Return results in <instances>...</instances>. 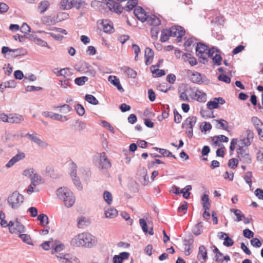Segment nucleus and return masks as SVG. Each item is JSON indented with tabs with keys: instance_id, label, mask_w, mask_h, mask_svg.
I'll return each instance as SVG.
<instances>
[{
	"instance_id": "41",
	"label": "nucleus",
	"mask_w": 263,
	"mask_h": 263,
	"mask_svg": "<svg viewBox=\"0 0 263 263\" xmlns=\"http://www.w3.org/2000/svg\"><path fill=\"white\" fill-rule=\"evenodd\" d=\"M105 215L106 218H113L118 215V211L115 208H110L105 211Z\"/></svg>"
},
{
	"instance_id": "54",
	"label": "nucleus",
	"mask_w": 263,
	"mask_h": 263,
	"mask_svg": "<svg viewBox=\"0 0 263 263\" xmlns=\"http://www.w3.org/2000/svg\"><path fill=\"white\" fill-rule=\"evenodd\" d=\"M103 198L105 201L108 204H110L112 201V195L108 191H105L103 193Z\"/></svg>"
},
{
	"instance_id": "12",
	"label": "nucleus",
	"mask_w": 263,
	"mask_h": 263,
	"mask_svg": "<svg viewBox=\"0 0 263 263\" xmlns=\"http://www.w3.org/2000/svg\"><path fill=\"white\" fill-rule=\"evenodd\" d=\"M106 5L109 10L112 12L121 13L123 11V7L113 0H108Z\"/></svg>"
},
{
	"instance_id": "18",
	"label": "nucleus",
	"mask_w": 263,
	"mask_h": 263,
	"mask_svg": "<svg viewBox=\"0 0 263 263\" xmlns=\"http://www.w3.org/2000/svg\"><path fill=\"white\" fill-rule=\"evenodd\" d=\"M23 50L22 49H10L9 47L6 46L3 47L2 49V53L3 54H6L8 52H13L14 54H11V56H13L14 57H17L21 55H24L25 53L23 52Z\"/></svg>"
},
{
	"instance_id": "10",
	"label": "nucleus",
	"mask_w": 263,
	"mask_h": 263,
	"mask_svg": "<svg viewBox=\"0 0 263 263\" xmlns=\"http://www.w3.org/2000/svg\"><path fill=\"white\" fill-rule=\"evenodd\" d=\"M225 102L224 99L221 97L215 98L213 100L209 101L206 104V106L208 109L212 110L219 108V104L222 105L224 104Z\"/></svg>"
},
{
	"instance_id": "2",
	"label": "nucleus",
	"mask_w": 263,
	"mask_h": 263,
	"mask_svg": "<svg viewBox=\"0 0 263 263\" xmlns=\"http://www.w3.org/2000/svg\"><path fill=\"white\" fill-rule=\"evenodd\" d=\"M24 196L17 191H14L8 197L9 205L13 209H17L24 202Z\"/></svg>"
},
{
	"instance_id": "55",
	"label": "nucleus",
	"mask_w": 263,
	"mask_h": 263,
	"mask_svg": "<svg viewBox=\"0 0 263 263\" xmlns=\"http://www.w3.org/2000/svg\"><path fill=\"white\" fill-rule=\"evenodd\" d=\"M154 149L159 152L164 157H170L172 156V153L166 149L154 147Z\"/></svg>"
},
{
	"instance_id": "7",
	"label": "nucleus",
	"mask_w": 263,
	"mask_h": 263,
	"mask_svg": "<svg viewBox=\"0 0 263 263\" xmlns=\"http://www.w3.org/2000/svg\"><path fill=\"white\" fill-rule=\"evenodd\" d=\"M171 36L177 37L178 42L181 40L182 36L185 34V30L180 26H175L169 29Z\"/></svg>"
},
{
	"instance_id": "26",
	"label": "nucleus",
	"mask_w": 263,
	"mask_h": 263,
	"mask_svg": "<svg viewBox=\"0 0 263 263\" xmlns=\"http://www.w3.org/2000/svg\"><path fill=\"white\" fill-rule=\"evenodd\" d=\"M139 224L144 233H148L151 235H154L153 228L151 227L148 229L147 222L144 219L142 218L140 219Z\"/></svg>"
},
{
	"instance_id": "15",
	"label": "nucleus",
	"mask_w": 263,
	"mask_h": 263,
	"mask_svg": "<svg viewBox=\"0 0 263 263\" xmlns=\"http://www.w3.org/2000/svg\"><path fill=\"white\" fill-rule=\"evenodd\" d=\"M134 13L136 17L142 22L146 21L148 15H147L144 10L141 7L138 6L135 8Z\"/></svg>"
},
{
	"instance_id": "3",
	"label": "nucleus",
	"mask_w": 263,
	"mask_h": 263,
	"mask_svg": "<svg viewBox=\"0 0 263 263\" xmlns=\"http://www.w3.org/2000/svg\"><path fill=\"white\" fill-rule=\"evenodd\" d=\"M237 157L239 161L245 164H250L252 162L251 156L249 154V149L247 147H243L239 146L237 149Z\"/></svg>"
},
{
	"instance_id": "61",
	"label": "nucleus",
	"mask_w": 263,
	"mask_h": 263,
	"mask_svg": "<svg viewBox=\"0 0 263 263\" xmlns=\"http://www.w3.org/2000/svg\"><path fill=\"white\" fill-rule=\"evenodd\" d=\"M77 166L74 162H72L71 164V170L70 175L71 178L77 177Z\"/></svg>"
},
{
	"instance_id": "33",
	"label": "nucleus",
	"mask_w": 263,
	"mask_h": 263,
	"mask_svg": "<svg viewBox=\"0 0 263 263\" xmlns=\"http://www.w3.org/2000/svg\"><path fill=\"white\" fill-rule=\"evenodd\" d=\"M212 122L217 123V128H221L228 130L229 128V123L226 120L221 119L220 120H214Z\"/></svg>"
},
{
	"instance_id": "28",
	"label": "nucleus",
	"mask_w": 263,
	"mask_h": 263,
	"mask_svg": "<svg viewBox=\"0 0 263 263\" xmlns=\"http://www.w3.org/2000/svg\"><path fill=\"white\" fill-rule=\"evenodd\" d=\"M121 71L128 78H135L137 74L135 70L127 66L122 67Z\"/></svg>"
},
{
	"instance_id": "56",
	"label": "nucleus",
	"mask_w": 263,
	"mask_h": 263,
	"mask_svg": "<svg viewBox=\"0 0 263 263\" xmlns=\"http://www.w3.org/2000/svg\"><path fill=\"white\" fill-rule=\"evenodd\" d=\"M34 42L37 45L42 47H46L48 48H50V47L48 45L47 42L41 39L38 37L34 38Z\"/></svg>"
},
{
	"instance_id": "27",
	"label": "nucleus",
	"mask_w": 263,
	"mask_h": 263,
	"mask_svg": "<svg viewBox=\"0 0 263 263\" xmlns=\"http://www.w3.org/2000/svg\"><path fill=\"white\" fill-rule=\"evenodd\" d=\"M67 196L64 199V204L67 208L71 207L75 202V198L73 193L70 191L67 193Z\"/></svg>"
},
{
	"instance_id": "9",
	"label": "nucleus",
	"mask_w": 263,
	"mask_h": 263,
	"mask_svg": "<svg viewBox=\"0 0 263 263\" xmlns=\"http://www.w3.org/2000/svg\"><path fill=\"white\" fill-rule=\"evenodd\" d=\"M19 137L18 134H8L6 135L5 142L8 147H12L17 144L19 141Z\"/></svg>"
},
{
	"instance_id": "64",
	"label": "nucleus",
	"mask_w": 263,
	"mask_h": 263,
	"mask_svg": "<svg viewBox=\"0 0 263 263\" xmlns=\"http://www.w3.org/2000/svg\"><path fill=\"white\" fill-rule=\"evenodd\" d=\"M72 180L73 181L74 184L77 187V188L79 191H81L83 189V186H82L81 181L80 180L79 178L76 177L72 178Z\"/></svg>"
},
{
	"instance_id": "51",
	"label": "nucleus",
	"mask_w": 263,
	"mask_h": 263,
	"mask_svg": "<svg viewBox=\"0 0 263 263\" xmlns=\"http://www.w3.org/2000/svg\"><path fill=\"white\" fill-rule=\"evenodd\" d=\"M38 220L40 221L41 224L44 226L49 223L48 217L44 214H41L38 216Z\"/></svg>"
},
{
	"instance_id": "43",
	"label": "nucleus",
	"mask_w": 263,
	"mask_h": 263,
	"mask_svg": "<svg viewBox=\"0 0 263 263\" xmlns=\"http://www.w3.org/2000/svg\"><path fill=\"white\" fill-rule=\"evenodd\" d=\"M159 65H153L151 67V70L153 73H156L157 76L160 77L165 75V73L164 70L155 69L156 67H159Z\"/></svg>"
},
{
	"instance_id": "8",
	"label": "nucleus",
	"mask_w": 263,
	"mask_h": 263,
	"mask_svg": "<svg viewBox=\"0 0 263 263\" xmlns=\"http://www.w3.org/2000/svg\"><path fill=\"white\" fill-rule=\"evenodd\" d=\"M111 167V163L107 159L106 154L103 152L100 154L98 168L100 170H106Z\"/></svg>"
},
{
	"instance_id": "60",
	"label": "nucleus",
	"mask_w": 263,
	"mask_h": 263,
	"mask_svg": "<svg viewBox=\"0 0 263 263\" xmlns=\"http://www.w3.org/2000/svg\"><path fill=\"white\" fill-rule=\"evenodd\" d=\"M75 109L77 114L80 116L84 115L85 112L84 107L80 104H77L75 107Z\"/></svg>"
},
{
	"instance_id": "24",
	"label": "nucleus",
	"mask_w": 263,
	"mask_h": 263,
	"mask_svg": "<svg viewBox=\"0 0 263 263\" xmlns=\"http://www.w3.org/2000/svg\"><path fill=\"white\" fill-rule=\"evenodd\" d=\"M108 80L112 85L116 86L118 90L121 92L124 91V89L120 84L119 79H118L116 76H109L108 78Z\"/></svg>"
},
{
	"instance_id": "62",
	"label": "nucleus",
	"mask_w": 263,
	"mask_h": 263,
	"mask_svg": "<svg viewBox=\"0 0 263 263\" xmlns=\"http://www.w3.org/2000/svg\"><path fill=\"white\" fill-rule=\"evenodd\" d=\"M251 122L256 129L263 124L261 121L256 117H253L251 119Z\"/></svg>"
},
{
	"instance_id": "21",
	"label": "nucleus",
	"mask_w": 263,
	"mask_h": 263,
	"mask_svg": "<svg viewBox=\"0 0 263 263\" xmlns=\"http://www.w3.org/2000/svg\"><path fill=\"white\" fill-rule=\"evenodd\" d=\"M51 254H54L65 249L64 245L60 240H55L52 245Z\"/></svg>"
},
{
	"instance_id": "35",
	"label": "nucleus",
	"mask_w": 263,
	"mask_h": 263,
	"mask_svg": "<svg viewBox=\"0 0 263 263\" xmlns=\"http://www.w3.org/2000/svg\"><path fill=\"white\" fill-rule=\"evenodd\" d=\"M195 95L194 99L197 100L199 102L205 101L206 97L205 93L197 89L196 92H195Z\"/></svg>"
},
{
	"instance_id": "25",
	"label": "nucleus",
	"mask_w": 263,
	"mask_h": 263,
	"mask_svg": "<svg viewBox=\"0 0 263 263\" xmlns=\"http://www.w3.org/2000/svg\"><path fill=\"white\" fill-rule=\"evenodd\" d=\"M58 16L57 17H51L50 16H43L41 18V21L45 25L48 26L52 25L59 22V20H58Z\"/></svg>"
},
{
	"instance_id": "59",
	"label": "nucleus",
	"mask_w": 263,
	"mask_h": 263,
	"mask_svg": "<svg viewBox=\"0 0 263 263\" xmlns=\"http://www.w3.org/2000/svg\"><path fill=\"white\" fill-rule=\"evenodd\" d=\"M238 164V160L236 158L230 159L228 163V165L231 168H236Z\"/></svg>"
},
{
	"instance_id": "42",
	"label": "nucleus",
	"mask_w": 263,
	"mask_h": 263,
	"mask_svg": "<svg viewBox=\"0 0 263 263\" xmlns=\"http://www.w3.org/2000/svg\"><path fill=\"white\" fill-rule=\"evenodd\" d=\"M163 111L161 115V119L160 117H158V119L159 121H162L163 119L168 118L169 116V110L170 107L168 105H164L163 106Z\"/></svg>"
},
{
	"instance_id": "29",
	"label": "nucleus",
	"mask_w": 263,
	"mask_h": 263,
	"mask_svg": "<svg viewBox=\"0 0 263 263\" xmlns=\"http://www.w3.org/2000/svg\"><path fill=\"white\" fill-rule=\"evenodd\" d=\"M147 23L153 27H158L161 24V21L156 15L148 16L146 20Z\"/></svg>"
},
{
	"instance_id": "32",
	"label": "nucleus",
	"mask_w": 263,
	"mask_h": 263,
	"mask_svg": "<svg viewBox=\"0 0 263 263\" xmlns=\"http://www.w3.org/2000/svg\"><path fill=\"white\" fill-rule=\"evenodd\" d=\"M212 140L213 141V144L215 146H219L220 142H227L229 141V138L227 137L221 135L213 137Z\"/></svg>"
},
{
	"instance_id": "5",
	"label": "nucleus",
	"mask_w": 263,
	"mask_h": 263,
	"mask_svg": "<svg viewBox=\"0 0 263 263\" xmlns=\"http://www.w3.org/2000/svg\"><path fill=\"white\" fill-rule=\"evenodd\" d=\"M9 231L11 233H22L25 232V227L17 220L10 221L8 223Z\"/></svg>"
},
{
	"instance_id": "16",
	"label": "nucleus",
	"mask_w": 263,
	"mask_h": 263,
	"mask_svg": "<svg viewBox=\"0 0 263 263\" xmlns=\"http://www.w3.org/2000/svg\"><path fill=\"white\" fill-rule=\"evenodd\" d=\"M54 72L56 74L57 77L61 76L63 77V79L67 80H71V77L73 74L71 69L69 68L61 69L57 72L54 71Z\"/></svg>"
},
{
	"instance_id": "37",
	"label": "nucleus",
	"mask_w": 263,
	"mask_h": 263,
	"mask_svg": "<svg viewBox=\"0 0 263 263\" xmlns=\"http://www.w3.org/2000/svg\"><path fill=\"white\" fill-rule=\"evenodd\" d=\"M144 57L145 58V64L146 65L149 64L150 60L154 57V52L151 48L149 47L145 48Z\"/></svg>"
},
{
	"instance_id": "57",
	"label": "nucleus",
	"mask_w": 263,
	"mask_h": 263,
	"mask_svg": "<svg viewBox=\"0 0 263 263\" xmlns=\"http://www.w3.org/2000/svg\"><path fill=\"white\" fill-rule=\"evenodd\" d=\"M212 59L215 65L219 66L221 64L222 58L219 54L216 53Z\"/></svg>"
},
{
	"instance_id": "46",
	"label": "nucleus",
	"mask_w": 263,
	"mask_h": 263,
	"mask_svg": "<svg viewBox=\"0 0 263 263\" xmlns=\"http://www.w3.org/2000/svg\"><path fill=\"white\" fill-rule=\"evenodd\" d=\"M55 108H59V111L63 114H67L72 110V108L67 104H64L61 106H58L54 107Z\"/></svg>"
},
{
	"instance_id": "36",
	"label": "nucleus",
	"mask_w": 263,
	"mask_h": 263,
	"mask_svg": "<svg viewBox=\"0 0 263 263\" xmlns=\"http://www.w3.org/2000/svg\"><path fill=\"white\" fill-rule=\"evenodd\" d=\"M49 3L47 1H41L37 7L41 14H43L49 8Z\"/></svg>"
},
{
	"instance_id": "52",
	"label": "nucleus",
	"mask_w": 263,
	"mask_h": 263,
	"mask_svg": "<svg viewBox=\"0 0 263 263\" xmlns=\"http://www.w3.org/2000/svg\"><path fill=\"white\" fill-rule=\"evenodd\" d=\"M19 237L22 239L23 241L30 245H33L32 243L31 238L30 236L26 234H20Z\"/></svg>"
},
{
	"instance_id": "17",
	"label": "nucleus",
	"mask_w": 263,
	"mask_h": 263,
	"mask_svg": "<svg viewBox=\"0 0 263 263\" xmlns=\"http://www.w3.org/2000/svg\"><path fill=\"white\" fill-rule=\"evenodd\" d=\"M194 239L192 235H190L187 238L184 240V252L186 255L191 253V250L193 247Z\"/></svg>"
},
{
	"instance_id": "31",
	"label": "nucleus",
	"mask_w": 263,
	"mask_h": 263,
	"mask_svg": "<svg viewBox=\"0 0 263 263\" xmlns=\"http://www.w3.org/2000/svg\"><path fill=\"white\" fill-rule=\"evenodd\" d=\"M70 191L66 187H62L59 188L56 192L57 195L60 199L63 200L65 199L67 196V193H69Z\"/></svg>"
},
{
	"instance_id": "4",
	"label": "nucleus",
	"mask_w": 263,
	"mask_h": 263,
	"mask_svg": "<svg viewBox=\"0 0 263 263\" xmlns=\"http://www.w3.org/2000/svg\"><path fill=\"white\" fill-rule=\"evenodd\" d=\"M25 137L28 138L30 141L36 144L40 147L44 149L48 147L49 144L45 141L41 139L39 135L35 132L30 134L29 133L25 135Z\"/></svg>"
},
{
	"instance_id": "39",
	"label": "nucleus",
	"mask_w": 263,
	"mask_h": 263,
	"mask_svg": "<svg viewBox=\"0 0 263 263\" xmlns=\"http://www.w3.org/2000/svg\"><path fill=\"white\" fill-rule=\"evenodd\" d=\"M170 36H171L169 29H164L161 31L160 41L162 42H165L169 39Z\"/></svg>"
},
{
	"instance_id": "49",
	"label": "nucleus",
	"mask_w": 263,
	"mask_h": 263,
	"mask_svg": "<svg viewBox=\"0 0 263 263\" xmlns=\"http://www.w3.org/2000/svg\"><path fill=\"white\" fill-rule=\"evenodd\" d=\"M85 100L92 105H97L99 103L98 100L92 95H86Z\"/></svg>"
},
{
	"instance_id": "6",
	"label": "nucleus",
	"mask_w": 263,
	"mask_h": 263,
	"mask_svg": "<svg viewBox=\"0 0 263 263\" xmlns=\"http://www.w3.org/2000/svg\"><path fill=\"white\" fill-rule=\"evenodd\" d=\"M59 261L61 263H79V259L70 254H59L57 255Z\"/></svg>"
},
{
	"instance_id": "50",
	"label": "nucleus",
	"mask_w": 263,
	"mask_h": 263,
	"mask_svg": "<svg viewBox=\"0 0 263 263\" xmlns=\"http://www.w3.org/2000/svg\"><path fill=\"white\" fill-rule=\"evenodd\" d=\"M137 4V0H129L124 9L126 11H130L135 8Z\"/></svg>"
},
{
	"instance_id": "30",
	"label": "nucleus",
	"mask_w": 263,
	"mask_h": 263,
	"mask_svg": "<svg viewBox=\"0 0 263 263\" xmlns=\"http://www.w3.org/2000/svg\"><path fill=\"white\" fill-rule=\"evenodd\" d=\"M197 122V118L191 116L187 118L182 124V127H194Z\"/></svg>"
},
{
	"instance_id": "11",
	"label": "nucleus",
	"mask_w": 263,
	"mask_h": 263,
	"mask_svg": "<svg viewBox=\"0 0 263 263\" xmlns=\"http://www.w3.org/2000/svg\"><path fill=\"white\" fill-rule=\"evenodd\" d=\"M26 155L23 152L18 150L17 154L13 157L6 164V166L8 168L11 167L16 162L23 160L25 158Z\"/></svg>"
},
{
	"instance_id": "53",
	"label": "nucleus",
	"mask_w": 263,
	"mask_h": 263,
	"mask_svg": "<svg viewBox=\"0 0 263 263\" xmlns=\"http://www.w3.org/2000/svg\"><path fill=\"white\" fill-rule=\"evenodd\" d=\"M71 80H67L65 79H61L59 80V85L62 88L66 89L71 86L69 81Z\"/></svg>"
},
{
	"instance_id": "38",
	"label": "nucleus",
	"mask_w": 263,
	"mask_h": 263,
	"mask_svg": "<svg viewBox=\"0 0 263 263\" xmlns=\"http://www.w3.org/2000/svg\"><path fill=\"white\" fill-rule=\"evenodd\" d=\"M31 183L33 186H36L42 183V177L36 173H34L30 178Z\"/></svg>"
},
{
	"instance_id": "13",
	"label": "nucleus",
	"mask_w": 263,
	"mask_h": 263,
	"mask_svg": "<svg viewBox=\"0 0 263 263\" xmlns=\"http://www.w3.org/2000/svg\"><path fill=\"white\" fill-rule=\"evenodd\" d=\"M190 80L193 83L197 84H201L208 81L204 75L197 71L192 73L190 76Z\"/></svg>"
},
{
	"instance_id": "23",
	"label": "nucleus",
	"mask_w": 263,
	"mask_h": 263,
	"mask_svg": "<svg viewBox=\"0 0 263 263\" xmlns=\"http://www.w3.org/2000/svg\"><path fill=\"white\" fill-rule=\"evenodd\" d=\"M209 50V47L205 44L199 43L197 44L196 51L198 56L199 55L206 54Z\"/></svg>"
},
{
	"instance_id": "19",
	"label": "nucleus",
	"mask_w": 263,
	"mask_h": 263,
	"mask_svg": "<svg viewBox=\"0 0 263 263\" xmlns=\"http://www.w3.org/2000/svg\"><path fill=\"white\" fill-rule=\"evenodd\" d=\"M24 120L23 116L17 114H10L8 115V122L12 124H19Z\"/></svg>"
},
{
	"instance_id": "44",
	"label": "nucleus",
	"mask_w": 263,
	"mask_h": 263,
	"mask_svg": "<svg viewBox=\"0 0 263 263\" xmlns=\"http://www.w3.org/2000/svg\"><path fill=\"white\" fill-rule=\"evenodd\" d=\"M202 222H199L196 224L192 230L193 233L196 235L198 236L201 233V230L202 228Z\"/></svg>"
},
{
	"instance_id": "47",
	"label": "nucleus",
	"mask_w": 263,
	"mask_h": 263,
	"mask_svg": "<svg viewBox=\"0 0 263 263\" xmlns=\"http://www.w3.org/2000/svg\"><path fill=\"white\" fill-rule=\"evenodd\" d=\"M88 80V78L86 76H82L80 77L76 78L74 79V83L78 86H82L84 85V84L87 82Z\"/></svg>"
},
{
	"instance_id": "20",
	"label": "nucleus",
	"mask_w": 263,
	"mask_h": 263,
	"mask_svg": "<svg viewBox=\"0 0 263 263\" xmlns=\"http://www.w3.org/2000/svg\"><path fill=\"white\" fill-rule=\"evenodd\" d=\"M207 250L205 247L202 245L199 247V251L197 255L198 260L200 261L201 263L204 262L207 259Z\"/></svg>"
},
{
	"instance_id": "40",
	"label": "nucleus",
	"mask_w": 263,
	"mask_h": 263,
	"mask_svg": "<svg viewBox=\"0 0 263 263\" xmlns=\"http://www.w3.org/2000/svg\"><path fill=\"white\" fill-rule=\"evenodd\" d=\"M213 253L215 254V261L219 263H221L223 262V259L219 257V255L223 256V254L219 250V249L215 246H213Z\"/></svg>"
},
{
	"instance_id": "45",
	"label": "nucleus",
	"mask_w": 263,
	"mask_h": 263,
	"mask_svg": "<svg viewBox=\"0 0 263 263\" xmlns=\"http://www.w3.org/2000/svg\"><path fill=\"white\" fill-rule=\"evenodd\" d=\"M200 114L202 117L204 118H214L213 115V111L210 109H201Z\"/></svg>"
},
{
	"instance_id": "34",
	"label": "nucleus",
	"mask_w": 263,
	"mask_h": 263,
	"mask_svg": "<svg viewBox=\"0 0 263 263\" xmlns=\"http://www.w3.org/2000/svg\"><path fill=\"white\" fill-rule=\"evenodd\" d=\"M76 0H62L61 2V7L64 10H68L73 7Z\"/></svg>"
},
{
	"instance_id": "1",
	"label": "nucleus",
	"mask_w": 263,
	"mask_h": 263,
	"mask_svg": "<svg viewBox=\"0 0 263 263\" xmlns=\"http://www.w3.org/2000/svg\"><path fill=\"white\" fill-rule=\"evenodd\" d=\"M96 237L89 233H82L73 238L70 245L73 247L92 248L96 244Z\"/></svg>"
},
{
	"instance_id": "14",
	"label": "nucleus",
	"mask_w": 263,
	"mask_h": 263,
	"mask_svg": "<svg viewBox=\"0 0 263 263\" xmlns=\"http://www.w3.org/2000/svg\"><path fill=\"white\" fill-rule=\"evenodd\" d=\"M43 115L46 118H49L59 121L63 122L68 120L66 116L63 117V116L60 114L54 113L51 111H45L43 113Z\"/></svg>"
},
{
	"instance_id": "63",
	"label": "nucleus",
	"mask_w": 263,
	"mask_h": 263,
	"mask_svg": "<svg viewBox=\"0 0 263 263\" xmlns=\"http://www.w3.org/2000/svg\"><path fill=\"white\" fill-rule=\"evenodd\" d=\"M233 244L234 241L232 238L229 237L228 235L227 236V237H225V238H224V241L223 242V246L227 247H230L232 246Z\"/></svg>"
},
{
	"instance_id": "48",
	"label": "nucleus",
	"mask_w": 263,
	"mask_h": 263,
	"mask_svg": "<svg viewBox=\"0 0 263 263\" xmlns=\"http://www.w3.org/2000/svg\"><path fill=\"white\" fill-rule=\"evenodd\" d=\"M203 208L204 210H209L210 207V203L209 202V198L208 195L204 194L201 198Z\"/></svg>"
},
{
	"instance_id": "22",
	"label": "nucleus",
	"mask_w": 263,
	"mask_h": 263,
	"mask_svg": "<svg viewBox=\"0 0 263 263\" xmlns=\"http://www.w3.org/2000/svg\"><path fill=\"white\" fill-rule=\"evenodd\" d=\"M103 31L106 33H111L114 31L113 24L108 20H103L102 21Z\"/></svg>"
},
{
	"instance_id": "58",
	"label": "nucleus",
	"mask_w": 263,
	"mask_h": 263,
	"mask_svg": "<svg viewBox=\"0 0 263 263\" xmlns=\"http://www.w3.org/2000/svg\"><path fill=\"white\" fill-rule=\"evenodd\" d=\"M86 67L87 69V70L85 72V73L90 77H95L96 74V71L91 66L89 65L88 64H86Z\"/></svg>"
}]
</instances>
